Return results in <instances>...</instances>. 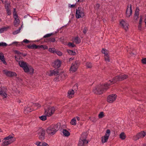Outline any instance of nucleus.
<instances>
[{
  "label": "nucleus",
  "mask_w": 146,
  "mask_h": 146,
  "mask_svg": "<svg viewBox=\"0 0 146 146\" xmlns=\"http://www.w3.org/2000/svg\"><path fill=\"white\" fill-rule=\"evenodd\" d=\"M7 28L5 27H4L0 29V32L1 33H3L5 31H6Z\"/></svg>",
  "instance_id": "8fccbe9b"
},
{
  "label": "nucleus",
  "mask_w": 146,
  "mask_h": 146,
  "mask_svg": "<svg viewBox=\"0 0 146 146\" xmlns=\"http://www.w3.org/2000/svg\"><path fill=\"white\" fill-rule=\"evenodd\" d=\"M68 52L70 55H76V53L74 51L71 50H67Z\"/></svg>",
  "instance_id": "72a5a7b5"
},
{
  "label": "nucleus",
  "mask_w": 146,
  "mask_h": 146,
  "mask_svg": "<svg viewBox=\"0 0 146 146\" xmlns=\"http://www.w3.org/2000/svg\"><path fill=\"white\" fill-rule=\"evenodd\" d=\"M38 49L40 48H43L44 49H48V47L46 45H38Z\"/></svg>",
  "instance_id": "58836bf2"
},
{
  "label": "nucleus",
  "mask_w": 146,
  "mask_h": 146,
  "mask_svg": "<svg viewBox=\"0 0 146 146\" xmlns=\"http://www.w3.org/2000/svg\"><path fill=\"white\" fill-rule=\"evenodd\" d=\"M19 65H20V67L23 68L25 66H26L27 64H28L26 62H25L23 61H19Z\"/></svg>",
  "instance_id": "b1692460"
},
{
  "label": "nucleus",
  "mask_w": 146,
  "mask_h": 146,
  "mask_svg": "<svg viewBox=\"0 0 146 146\" xmlns=\"http://www.w3.org/2000/svg\"><path fill=\"white\" fill-rule=\"evenodd\" d=\"M120 24L125 31H126L128 29L129 24L127 23L126 21L122 20L120 22Z\"/></svg>",
  "instance_id": "f8f14e48"
},
{
  "label": "nucleus",
  "mask_w": 146,
  "mask_h": 146,
  "mask_svg": "<svg viewBox=\"0 0 146 146\" xmlns=\"http://www.w3.org/2000/svg\"><path fill=\"white\" fill-rule=\"evenodd\" d=\"M80 62L78 61H76L73 63L70 69V70L72 72H75L77 70L79 66Z\"/></svg>",
  "instance_id": "6e6552de"
},
{
  "label": "nucleus",
  "mask_w": 146,
  "mask_h": 146,
  "mask_svg": "<svg viewBox=\"0 0 146 146\" xmlns=\"http://www.w3.org/2000/svg\"><path fill=\"white\" fill-rule=\"evenodd\" d=\"M55 53L59 56H61L62 55V53L60 51H56Z\"/></svg>",
  "instance_id": "864d4df0"
},
{
  "label": "nucleus",
  "mask_w": 146,
  "mask_h": 146,
  "mask_svg": "<svg viewBox=\"0 0 146 146\" xmlns=\"http://www.w3.org/2000/svg\"><path fill=\"white\" fill-rule=\"evenodd\" d=\"M110 133L111 132L110 129H108L107 130L105 135L104 136H102L101 137L102 142V143H104L108 141Z\"/></svg>",
  "instance_id": "0eeeda50"
},
{
  "label": "nucleus",
  "mask_w": 146,
  "mask_h": 146,
  "mask_svg": "<svg viewBox=\"0 0 146 146\" xmlns=\"http://www.w3.org/2000/svg\"><path fill=\"white\" fill-rule=\"evenodd\" d=\"M146 136V131H141L138 133L136 135L133 137V139L135 141H136L139 138H143Z\"/></svg>",
  "instance_id": "423d86ee"
},
{
  "label": "nucleus",
  "mask_w": 146,
  "mask_h": 146,
  "mask_svg": "<svg viewBox=\"0 0 146 146\" xmlns=\"http://www.w3.org/2000/svg\"><path fill=\"white\" fill-rule=\"evenodd\" d=\"M100 7V4H97L96 5V6H95V8L96 9H99Z\"/></svg>",
  "instance_id": "13d9d810"
},
{
  "label": "nucleus",
  "mask_w": 146,
  "mask_h": 146,
  "mask_svg": "<svg viewBox=\"0 0 146 146\" xmlns=\"http://www.w3.org/2000/svg\"><path fill=\"white\" fill-rule=\"evenodd\" d=\"M5 8L6 9V11L8 15H10L11 14V13L10 10H9V8H8V6L7 5V8L6 7V6H5Z\"/></svg>",
  "instance_id": "a18cd8bd"
},
{
  "label": "nucleus",
  "mask_w": 146,
  "mask_h": 146,
  "mask_svg": "<svg viewBox=\"0 0 146 146\" xmlns=\"http://www.w3.org/2000/svg\"><path fill=\"white\" fill-rule=\"evenodd\" d=\"M19 23V20L18 18H15V21L14 22V26L17 27L18 26Z\"/></svg>",
  "instance_id": "c85d7f7f"
},
{
  "label": "nucleus",
  "mask_w": 146,
  "mask_h": 146,
  "mask_svg": "<svg viewBox=\"0 0 146 146\" xmlns=\"http://www.w3.org/2000/svg\"><path fill=\"white\" fill-rule=\"evenodd\" d=\"M141 25H139V24L138 27V29L139 30H141Z\"/></svg>",
  "instance_id": "338daca9"
},
{
  "label": "nucleus",
  "mask_w": 146,
  "mask_h": 146,
  "mask_svg": "<svg viewBox=\"0 0 146 146\" xmlns=\"http://www.w3.org/2000/svg\"><path fill=\"white\" fill-rule=\"evenodd\" d=\"M138 17V16H134V19L135 20L137 21Z\"/></svg>",
  "instance_id": "774afa93"
},
{
  "label": "nucleus",
  "mask_w": 146,
  "mask_h": 146,
  "mask_svg": "<svg viewBox=\"0 0 146 146\" xmlns=\"http://www.w3.org/2000/svg\"><path fill=\"white\" fill-rule=\"evenodd\" d=\"M7 45V44L5 42H0V46H6Z\"/></svg>",
  "instance_id": "09e8293b"
},
{
  "label": "nucleus",
  "mask_w": 146,
  "mask_h": 146,
  "mask_svg": "<svg viewBox=\"0 0 146 146\" xmlns=\"http://www.w3.org/2000/svg\"><path fill=\"white\" fill-rule=\"evenodd\" d=\"M103 112H101L98 115V117L99 118H102L104 116Z\"/></svg>",
  "instance_id": "a19ab883"
},
{
  "label": "nucleus",
  "mask_w": 146,
  "mask_h": 146,
  "mask_svg": "<svg viewBox=\"0 0 146 146\" xmlns=\"http://www.w3.org/2000/svg\"><path fill=\"white\" fill-rule=\"evenodd\" d=\"M41 146H49V145L46 143L44 142H42Z\"/></svg>",
  "instance_id": "4d7b16f0"
},
{
  "label": "nucleus",
  "mask_w": 146,
  "mask_h": 146,
  "mask_svg": "<svg viewBox=\"0 0 146 146\" xmlns=\"http://www.w3.org/2000/svg\"><path fill=\"white\" fill-rule=\"evenodd\" d=\"M104 59L106 62H110V56L109 55L104 56Z\"/></svg>",
  "instance_id": "ea45409f"
},
{
  "label": "nucleus",
  "mask_w": 146,
  "mask_h": 146,
  "mask_svg": "<svg viewBox=\"0 0 146 146\" xmlns=\"http://www.w3.org/2000/svg\"><path fill=\"white\" fill-rule=\"evenodd\" d=\"M23 68L25 72H29L30 70L31 71V72H32V73L33 72V69L32 68L30 69V70L28 66V64H27L26 66H25Z\"/></svg>",
  "instance_id": "412c9836"
},
{
  "label": "nucleus",
  "mask_w": 146,
  "mask_h": 146,
  "mask_svg": "<svg viewBox=\"0 0 146 146\" xmlns=\"http://www.w3.org/2000/svg\"><path fill=\"white\" fill-rule=\"evenodd\" d=\"M54 34V33H52L50 34H47L46 35H45L44 36L43 38H46L47 37H50L52 35H53Z\"/></svg>",
  "instance_id": "49530a36"
},
{
  "label": "nucleus",
  "mask_w": 146,
  "mask_h": 146,
  "mask_svg": "<svg viewBox=\"0 0 146 146\" xmlns=\"http://www.w3.org/2000/svg\"><path fill=\"white\" fill-rule=\"evenodd\" d=\"M102 52L104 54V56L109 55L108 54V51L105 49L103 48L102 49Z\"/></svg>",
  "instance_id": "f704fd0d"
},
{
  "label": "nucleus",
  "mask_w": 146,
  "mask_h": 146,
  "mask_svg": "<svg viewBox=\"0 0 146 146\" xmlns=\"http://www.w3.org/2000/svg\"><path fill=\"white\" fill-rule=\"evenodd\" d=\"M11 141H7L6 139H4L3 140V143L1 144V146H7L11 143Z\"/></svg>",
  "instance_id": "a211bd4d"
},
{
  "label": "nucleus",
  "mask_w": 146,
  "mask_h": 146,
  "mask_svg": "<svg viewBox=\"0 0 146 146\" xmlns=\"http://www.w3.org/2000/svg\"><path fill=\"white\" fill-rule=\"evenodd\" d=\"M60 123L51 125L46 129L47 133L51 135H53L59 129L60 127Z\"/></svg>",
  "instance_id": "f03ea898"
},
{
  "label": "nucleus",
  "mask_w": 146,
  "mask_h": 146,
  "mask_svg": "<svg viewBox=\"0 0 146 146\" xmlns=\"http://www.w3.org/2000/svg\"><path fill=\"white\" fill-rule=\"evenodd\" d=\"M13 16L15 19L18 18L17 15L16 13H13Z\"/></svg>",
  "instance_id": "0e129e2a"
},
{
  "label": "nucleus",
  "mask_w": 146,
  "mask_h": 146,
  "mask_svg": "<svg viewBox=\"0 0 146 146\" xmlns=\"http://www.w3.org/2000/svg\"><path fill=\"white\" fill-rule=\"evenodd\" d=\"M46 116H47L46 115H42V116L39 117V118L41 120L44 121L46 119Z\"/></svg>",
  "instance_id": "c9c22d12"
},
{
  "label": "nucleus",
  "mask_w": 146,
  "mask_h": 146,
  "mask_svg": "<svg viewBox=\"0 0 146 146\" xmlns=\"http://www.w3.org/2000/svg\"><path fill=\"white\" fill-rule=\"evenodd\" d=\"M73 42L77 44H78L81 42L80 39L78 36L76 37L74 40Z\"/></svg>",
  "instance_id": "393cba45"
},
{
  "label": "nucleus",
  "mask_w": 146,
  "mask_h": 146,
  "mask_svg": "<svg viewBox=\"0 0 146 146\" xmlns=\"http://www.w3.org/2000/svg\"><path fill=\"white\" fill-rule=\"evenodd\" d=\"M34 106L38 108L40 107V105L38 103H36L34 104Z\"/></svg>",
  "instance_id": "bf43d9fd"
},
{
  "label": "nucleus",
  "mask_w": 146,
  "mask_h": 146,
  "mask_svg": "<svg viewBox=\"0 0 146 146\" xmlns=\"http://www.w3.org/2000/svg\"><path fill=\"white\" fill-rule=\"evenodd\" d=\"M22 25L21 27H20L19 28V29H18L16 31H15L13 32V35H17V34L19 33L20 32V30L22 28Z\"/></svg>",
  "instance_id": "473e14b6"
},
{
  "label": "nucleus",
  "mask_w": 146,
  "mask_h": 146,
  "mask_svg": "<svg viewBox=\"0 0 146 146\" xmlns=\"http://www.w3.org/2000/svg\"><path fill=\"white\" fill-rule=\"evenodd\" d=\"M73 88L74 90L76 89V90H77L78 89V86L77 85H75L73 87Z\"/></svg>",
  "instance_id": "69168bd1"
},
{
  "label": "nucleus",
  "mask_w": 146,
  "mask_h": 146,
  "mask_svg": "<svg viewBox=\"0 0 146 146\" xmlns=\"http://www.w3.org/2000/svg\"><path fill=\"white\" fill-rule=\"evenodd\" d=\"M37 132L39 135V138L41 140H44L45 137V131L42 128H39L37 131Z\"/></svg>",
  "instance_id": "39448f33"
},
{
  "label": "nucleus",
  "mask_w": 146,
  "mask_h": 146,
  "mask_svg": "<svg viewBox=\"0 0 146 146\" xmlns=\"http://www.w3.org/2000/svg\"><path fill=\"white\" fill-rule=\"evenodd\" d=\"M0 95L4 98H6L7 95L6 93L4 91L1 90L0 91Z\"/></svg>",
  "instance_id": "7c9ffc66"
},
{
  "label": "nucleus",
  "mask_w": 146,
  "mask_h": 146,
  "mask_svg": "<svg viewBox=\"0 0 146 146\" xmlns=\"http://www.w3.org/2000/svg\"><path fill=\"white\" fill-rule=\"evenodd\" d=\"M119 76L121 81H122L127 79L128 77V75L126 74L119 75Z\"/></svg>",
  "instance_id": "2f4dec72"
},
{
  "label": "nucleus",
  "mask_w": 146,
  "mask_h": 146,
  "mask_svg": "<svg viewBox=\"0 0 146 146\" xmlns=\"http://www.w3.org/2000/svg\"><path fill=\"white\" fill-rule=\"evenodd\" d=\"M42 142L37 141L35 143V144L37 146H41Z\"/></svg>",
  "instance_id": "de8ad7c7"
},
{
  "label": "nucleus",
  "mask_w": 146,
  "mask_h": 146,
  "mask_svg": "<svg viewBox=\"0 0 146 146\" xmlns=\"http://www.w3.org/2000/svg\"><path fill=\"white\" fill-rule=\"evenodd\" d=\"M44 110V114L48 117H50L54 113L56 110V108H54L53 107L48 106L46 108H45Z\"/></svg>",
  "instance_id": "7ed1b4c3"
},
{
  "label": "nucleus",
  "mask_w": 146,
  "mask_h": 146,
  "mask_svg": "<svg viewBox=\"0 0 146 146\" xmlns=\"http://www.w3.org/2000/svg\"><path fill=\"white\" fill-rule=\"evenodd\" d=\"M87 29L86 27H85L84 28V29H83V32L84 34H85L87 32Z\"/></svg>",
  "instance_id": "052dcab7"
},
{
  "label": "nucleus",
  "mask_w": 146,
  "mask_h": 146,
  "mask_svg": "<svg viewBox=\"0 0 146 146\" xmlns=\"http://www.w3.org/2000/svg\"><path fill=\"white\" fill-rule=\"evenodd\" d=\"M111 82L109 80L107 83L104 85L100 84L97 86L93 90V92L96 94H101L103 92L106 90L108 89V86L110 85Z\"/></svg>",
  "instance_id": "f257e3e1"
},
{
  "label": "nucleus",
  "mask_w": 146,
  "mask_h": 146,
  "mask_svg": "<svg viewBox=\"0 0 146 146\" xmlns=\"http://www.w3.org/2000/svg\"><path fill=\"white\" fill-rule=\"evenodd\" d=\"M89 119L93 122H95L97 121V119L96 117H89Z\"/></svg>",
  "instance_id": "c03bdc74"
},
{
  "label": "nucleus",
  "mask_w": 146,
  "mask_h": 146,
  "mask_svg": "<svg viewBox=\"0 0 146 146\" xmlns=\"http://www.w3.org/2000/svg\"><path fill=\"white\" fill-rule=\"evenodd\" d=\"M126 135L123 132H121L119 135V138L122 140H124L126 138Z\"/></svg>",
  "instance_id": "c756f323"
},
{
  "label": "nucleus",
  "mask_w": 146,
  "mask_h": 146,
  "mask_svg": "<svg viewBox=\"0 0 146 146\" xmlns=\"http://www.w3.org/2000/svg\"><path fill=\"white\" fill-rule=\"evenodd\" d=\"M52 64L54 68H58L60 67L61 65V62L60 60H57L52 63Z\"/></svg>",
  "instance_id": "ddd939ff"
},
{
  "label": "nucleus",
  "mask_w": 146,
  "mask_h": 146,
  "mask_svg": "<svg viewBox=\"0 0 146 146\" xmlns=\"http://www.w3.org/2000/svg\"><path fill=\"white\" fill-rule=\"evenodd\" d=\"M66 75L64 73L62 72L58 76V81H60L64 79L65 78Z\"/></svg>",
  "instance_id": "aec40b11"
},
{
  "label": "nucleus",
  "mask_w": 146,
  "mask_h": 146,
  "mask_svg": "<svg viewBox=\"0 0 146 146\" xmlns=\"http://www.w3.org/2000/svg\"><path fill=\"white\" fill-rule=\"evenodd\" d=\"M60 74L59 70L57 69H55L54 70H51L50 72L48 74L49 76H51L53 75L57 76Z\"/></svg>",
  "instance_id": "9b49d317"
},
{
  "label": "nucleus",
  "mask_w": 146,
  "mask_h": 146,
  "mask_svg": "<svg viewBox=\"0 0 146 146\" xmlns=\"http://www.w3.org/2000/svg\"><path fill=\"white\" fill-rule=\"evenodd\" d=\"M139 9L137 7L135 11L134 16H138L139 15Z\"/></svg>",
  "instance_id": "e433bc0d"
},
{
  "label": "nucleus",
  "mask_w": 146,
  "mask_h": 146,
  "mask_svg": "<svg viewBox=\"0 0 146 146\" xmlns=\"http://www.w3.org/2000/svg\"><path fill=\"white\" fill-rule=\"evenodd\" d=\"M88 135L86 133H83L81 135V137L80 138V140L82 141H88L86 140Z\"/></svg>",
  "instance_id": "dca6fc26"
},
{
  "label": "nucleus",
  "mask_w": 146,
  "mask_h": 146,
  "mask_svg": "<svg viewBox=\"0 0 146 146\" xmlns=\"http://www.w3.org/2000/svg\"><path fill=\"white\" fill-rule=\"evenodd\" d=\"M131 6V5H130V7L129 8L128 6V8L126 11V16L127 17H130L132 14Z\"/></svg>",
  "instance_id": "4468645a"
},
{
  "label": "nucleus",
  "mask_w": 146,
  "mask_h": 146,
  "mask_svg": "<svg viewBox=\"0 0 146 146\" xmlns=\"http://www.w3.org/2000/svg\"><path fill=\"white\" fill-rule=\"evenodd\" d=\"M32 111V110L29 107H25V108L24 112L25 113H28Z\"/></svg>",
  "instance_id": "cd10ccee"
},
{
  "label": "nucleus",
  "mask_w": 146,
  "mask_h": 146,
  "mask_svg": "<svg viewBox=\"0 0 146 146\" xmlns=\"http://www.w3.org/2000/svg\"><path fill=\"white\" fill-rule=\"evenodd\" d=\"M117 96L116 94H112L108 96L107 98V102L111 103L114 102L116 99Z\"/></svg>",
  "instance_id": "9d476101"
},
{
  "label": "nucleus",
  "mask_w": 146,
  "mask_h": 146,
  "mask_svg": "<svg viewBox=\"0 0 146 146\" xmlns=\"http://www.w3.org/2000/svg\"><path fill=\"white\" fill-rule=\"evenodd\" d=\"M0 60L5 65H7V63L5 60L4 55L2 53H0Z\"/></svg>",
  "instance_id": "5701e85b"
},
{
  "label": "nucleus",
  "mask_w": 146,
  "mask_h": 146,
  "mask_svg": "<svg viewBox=\"0 0 146 146\" xmlns=\"http://www.w3.org/2000/svg\"><path fill=\"white\" fill-rule=\"evenodd\" d=\"M62 133L65 136L68 137L70 135V132L66 129H63V130Z\"/></svg>",
  "instance_id": "a878e982"
},
{
  "label": "nucleus",
  "mask_w": 146,
  "mask_h": 146,
  "mask_svg": "<svg viewBox=\"0 0 146 146\" xmlns=\"http://www.w3.org/2000/svg\"><path fill=\"white\" fill-rule=\"evenodd\" d=\"M38 45H36L35 44L31 45V44L28 45L27 47L30 49H34L38 48Z\"/></svg>",
  "instance_id": "4be33fe9"
},
{
  "label": "nucleus",
  "mask_w": 146,
  "mask_h": 146,
  "mask_svg": "<svg viewBox=\"0 0 146 146\" xmlns=\"http://www.w3.org/2000/svg\"><path fill=\"white\" fill-rule=\"evenodd\" d=\"M142 63L144 64H146V58H145L142 60Z\"/></svg>",
  "instance_id": "6e6d98bb"
},
{
  "label": "nucleus",
  "mask_w": 146,
  "mask_h": 146,
  "mask_svg": "<svg viewBox=\"0 0 146 146\" xmlns=\"http://www.w3.org/2000/svg\"><path fill=\"white\" fill-rule=\"evenodd\" d=\"M142 21V17L141 16H140V19H139V25H141Z\"/></svg>",
  "instance_id": "5fc2aeb1"
},
{
  "label": "nucleus",
  "mask_w": 146,
  "mask_h": 146,
  "mask_svg": "<svg viewBox=\"0 0 146 146\" xmlns=\"http://www.w3.org/2000/svg\"><path fill=\"white\" fill-rule=\"evenodd\" d=\"M74 92L73 90H69L68 92V98H71L74 96Z\"/></svg>",
  "instance_id": "6ab92c4d"
},
{
  "label": "nucleus",
  "mask_w": 146,
  "mask_h": 146,
  "mask_svg": "<svg viewBox=\"0 0 146 146\" xmlns=\"http://www.w3.org/2000/svg\"><path fill=\"white\" fill-rule=\"evenodd\" d=\"M15 53L18 54H21V53L20 52L18 51L17 50L15 51Z\"/></svg>",
  "instance_id": "e2e57ef3"
},
{
  "label": "nucleus",
  "mask_w": 146,
  "mask_h": 146,
  "mask_svg": "<svg viewBox=\"0 0 146 146\" xmlns=\"http://www.w3.org/2000/svg\"><path fill=\"white\" fill-rule=\"evenodd\" d=\"M76 120L75 118H73L70 122L71 124L73 125H75L76 124Z\"/></svg>",
  "instance_id": "79ce46f5"
},
{
  "label": "nucleus",
  "mask_w": 146,
  "mask_h": 146,
  "mask_svg": "<svg viewBox=\"0 0 146 146\" xmlns=\"http://www.w3.org/2000/svg\"><path fill=\"white\" fill-rule=\"evenodd\" d=\"M3 72L5 74L6 76L9 77H13L15 76L18 79L19 78L17 77V74L15 72L12 71H8L7 70H3Z\"/></svg>",
  "instance_id": "1a4fd4ad"
},
{
  "label": "nucleus",
  "mask_w": 146,
  "mask_h": 146,
  "mask_svg": "<svg viewBox=\"0 0 146 146\" xmlns=\"http://www.w3.org/2000/svg\"><path fill=\"white\" fill-rule=\"evenodd\" d=\"M88 142V141H82L80 140L78 145V146H85L86 144H87Z\"/></svg>",
  "instance_id": "bb28decb"
},
{
  "label": "nucleus",
  "mask_w": 146,
  "mask_h": 146,
  "mask_svg": "<svg viewBox=\"0 0 146 146\" xmlns=\"http://www.w3.org/2000/svg\"><path fill=\"white\" fill-rule=\"evenodd\" d=\"M48 40L50 42H54L55 41V39L54 38H50L49 39H48Z\"/></svg>",
  "instance_id": "603ef678"
},
{
  "label": "nucleus",
  "mask_w": 146,
  "mask_h": 146,
  "mask_svg": "<svg viewBox=\"0 0 146 146\" xmlns=\"http://www.w3.org/2000/svg\"><path fill=\"white\" fill-rule=\"evenodd\" d=\"M68 45L72 47H74L75 46L73 43L72 42H69L68 44Z\"/></svg>",
  "instance_id": "3c124183"
},
{
  "label": "nucleus",
  "mask_w": 146,
  "mask_h": 146,
  "mask_svg": "<svg viewBox=\"0 0 146 146\" xmlns=\"http://www.w3.org/2000/svg\"><path fill=\"white\" fill-rule=\"evenodd\" d=\"M48 51L52 53H55L56 50L54 48H49L48 49Z\"/></svg>",
  "instance_id": "37998d69"
},
{
  "label": "nucleus",
  "mask_w": 146,
  "mask_h": 146,
  "mask_svg": "<svg viewBox=\"0 0 146 146\" xmlns=\"http://www.w3.org/2000/svg\"><path fill=\"white\" fill-rule=\"evenodd\" d=\"M110 80L111 82V83H110L111 84L110 85L112 84H113L116 82H117L121 81L119 76H117L114 77L113 78V80L112 81H111Z\"/></svg>",
  "instance_id": "f3484780"
},
{
  "label": "nucleus",
  "mask_w": 146,
  "mask_h": 146,
  "mask_svg": "<svg viewBox=\"0 0 146 146\" xmlns=\"http://www.w3.org/2000/svg\"><path fill=\"white\" fill-rule=\"evenodd\" d=\"M7 140L8 141H11V143L14 142L15 140V138L13 136L9 135L4 138Z\"/></svg>",
  "instance_id": "2eb2a0df"
},
{
  "label": "nucleus",
  "mask_w": 146,
  "mask_h": 146,
  "mask_svg": "<svg viewBox=\"0 0 146 146\" xmlns=\"http://www.w3.org/2000/svg\"><path fill=\"white\" fill-rule=\"evenodd\" d=\"M23 42L26 43H28L29 42V41L27 39H25L23 40Z\"/></svg>",
  "instance_id": "680f3d73"
},
{
  "label": "nucleus",
  "mask_w": 146,
  "mask_h": 146,
  "mask_svg": "<svg viewBox=\"0 0 146 146\" xmlns=\"http://www.w3.org/2000/svg\"><path fill=\"white\" fill-rule=\"evenodd\" d=\"M84 15L83 9L81 7H78L76 9V17L77 19L83 17Z\"/></svg>",
  "instance_id": "20e7f679"
},
{
  "label": "nucleus",
  "mask_w": 146,
  "mask_h": 146,
  "mask_svg": "<svg viewBox=\"0 0 146 146\" xmlns=\"http://www.w3.org/2000/svg\"><path fill=\"white\" fill-rule=\"evenodd\" d=\"M86 66L88 68H91L92 67V64L90 62H88L86 64Z\"/></svg>",
  "instance_id": "4c0bfd02"
}]
</instances>
